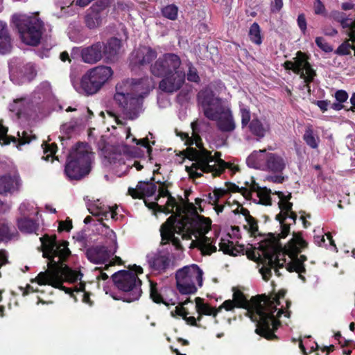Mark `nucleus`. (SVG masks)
<instances>
[{"mask_svg": "<svg viewBox=\"0 0 355 355\" xmlns=\"http://www.w3.org/2000/svg\"><path fill=\"white\" fill-rule=\"evenodd\" d=\"M42 257L49 259V270L40 272L31 282H37L39 285H49L55 288L64 291L66 293L73 295L71 288L62 285L64 280L74 282L82 276V274L70 268L64 262L71 255L69 242L65 240L58 241L55 234H45L40 238Z\"/></svg>", "mask_w": 355, "mask_h": 355, "instance_id": "1", "label": "nucleus"}, {"mask_svg": "<svg viewBox=\"0 0 355 355\" xmlns=\"http://www.w3.org/2000/svg\"><path fill=\"white\" fill-rule=\"evenodd\" d=\"M152 79L148 76L127 79L116 85L114 99L129 120H135L143 112L144 98L149 94Z\"/></svg>", "mask_w": 355, "mask_h": 355, "instance_id": "2", "label": "nucleus"}, {"mask_svg": "<svg viewBox=\"0 0 355 355\" xmlns=\"http://www.w3.org/2000/svg\"><path fill=\"white\" fill-rule=\"evenodd\" d=\"M196 126V122L191 123L193 130L191 137L193 139V144L198 149L190 146L180 153L185 158L195 162L191 166H186L185 170L191 179H198L202 176V173L198 172V170L205 173H212L214 177L220 176L226 168L231 167L232 164L226 162L223 159H219L218 166H210V163L215 161L214 157L211 155V151L204 147L200 136L195 132Z\"/></svg>", "mask_w": 355, "mask_h": 355, "instance_id": "3", "label": "nucleus"}, {"mask_svg": "<svg viewBox=\"0 0 355 355\" xmlns=\"http://www.w3.org/2000/svg\"><path fill=\"white\" fill-rule=\"evenodd\" d=\"M182 61L179 55L166 53L151 64V73L162 78L159 83V89L166 93H173L182 88L186 78L184 71L180 68Z\"/></svg>", "mask_w": 355, "mask_h": 355, "instance_id": "4", "label": "nucleus"}, {"mask_svg": "<svg viewBox=\"0 0 355 355\" xmlns=\"http://www.w3.org/2000/svg\"><path fill=\"white\" fill-rule=\"evenodd\" d=\"M142 273L143 268L137 265H134L130 270H121L114 273L112 275V282L121 295H112V297L129 303L138 300L142 294V282L138 275Z\"/></svg>", "mask_w": 355, "mask_h": 355, "instance_id": "5", "label": "nucleus"}, {"mask_svg": "<svg viewBox=\"0 0 355 355\" xmlns=\"http://www.w3.org/2000/svg\"><path fill=\"white\" fill-rule=\"evenodd\" d=\"M233 301L235 302L236 308H243L248 310V313L252 321L256 322L255 333L263 337L266 335V313L261 306L268 303V300L260 295L252 297L248 300L244 293L240 290L233 288Z\"/></svg>", "mask_w": 355, "mask_h": 355, "instance_id": "6", "label": "nucleus"}, {"mask_svg": "<svg viewBox=\"0 0 355 355\" xmlns=\"http://www.w3.org/2000/svg\"><path fill=\"white\" fill-rule=\"evenodd\" d=\"M191 227L190 218L171 215L160 227L161 244L164 245L171 243L175 250H182L183 247L180 239L175 234L181 235L184 240H189L191 239Z\"/></svg>", "mask_w": 355, "mask_h": 355, "instance_id": "7", "label": "nucleus"}, {"mask_svg": "<svg viewBox=\"0 0 355 355\" xmlns=\"http://www.w3.org/2000/svg\"><path fill=\"white\" fill-rule=\"evenodd\" d=\"M12 21L17 29L21 40L26 44L37 46L45 31L43 21L38 14L33 16L15 15Z\"/></svg>", "mask_w": 355, "mask_h": 355, "instance_id": "8", "label": "nucleus"}, {"mask_svg": "<svg viewBox=\"0 0 355 355\" xmlns=\"http://www.w3.org/2000/svg\"><path fill=\"white\" fill-rule=\"evenodd\" d=\"M92 155L78 143L75 149L67 156L64 173L71 180H80L87 176L92 170Z\"/></svg>", "mask_w": 355, "mask_h": 355, "instance_id": "9", "label": "nucleus"}, {"mask_svg": "<svg viewBox=\"0 0 355 355\" xmlns=\"http://www.w3.org/2000/svg\"><path fill=\"white\" fill-rule=\"evenodd\" d=\"M286 291L284 289H281L278 293L273 297H270L266 295L265 294L261 295L263 299L268 300V303L261 306L264 308L263 312L266 313V335L263 336L268 340H278V336L275 334V331L281 326V322L279 318L283 313H285V316L287 318L290 317L291 311L284 310L282 308L278 309L277 305L280 304L279 300L284 298L286 295Z\"/></svg>", "mask_w": 355, "mask_h": 355, "instance_id": "10", "label": "nucleus"}, {"mask_svg": "<svg viewBox=\"0 0 355 355\" xmlns=\"http://www.w3.org/2000/svg\"><path fill=\"white\" fill-rule=\"evenodd\" d=\"M202 270L197 265L184 266L179 269L175 274L177 288L181 294H194L197 291L196 283L200 287L202 286Z\"/></svg>", "mask_w": 355, "mask_h": 355, "instance_id": "11", "label": "nucleus"}, {"mask_svg": "<svg viewBox=\"0 0 355 355\" xmlns=\"http://www.w3.org/2000/svg\"><path fill=\"white\" fill-rule=\"evenodd\" d=\"M278 239H275L273 234H269L268 238H265L259 243V250L262 251L263 255L268 261V266L275 269V274L280 275L279 268L284 267L286 259L280 262L279 258L281 251H278Z\"/></svg>", "mask_w": 355, "mask_h": 355, "instance_id": "12", "label": "nucleus"}, {"mask_svg": "<svg viewBox=\"0 0 355 355\" xmlns=\"http://www.w3.org/2000/svg\"><path fill=\"white\" fill-rule=\"evenodd\" d=\"M198 98L201 103L204 115L209 120L217 119L220 109L223 107L221 98L216 97L211 89L201 90L198 94Z\"/></svg>", "mask_w": 355, "mask_h": 355, "instance_id": "13", "label": "nucleus"}, {"mask_svg": "<svg viewBox=\"0 0 355 355\" xmlns=\"http://www.w3.org/2000/svg\"><path fill=\"white\" fill-rule=\"evenodd\" d=\"M293 59L295 69L294 73L300 74V78L304 79L308 90L310 92L309 85L313 81L316 72L309 62V55L301 51H298L296 53V57Z\"/></svg>", "mask_w": 355, "mask_h": 355, "instance_id": "14", "label": "nucleus"}, {"mask_svg": "<svg viewBox=\"0 0 355 355\" xmlns=\"http://www.w3.org/2000/svg\"><path fill=\"white\" fill-rule=\"evenodd\" d=\"M176 292L167 286L159 287L157 282L150 280V298L156 304L166 306L175 305L177 303Z\"/></svg>", "mask_w": 355, "mask_h": 355, "instance_id": "15", "label": "nucleus"}, {"mask_svg": "<svg viewBox=\"0 0 355 355\" xmlns=\"http://www.w3.org/2000/svg\"><path fill=\"white\" fill-rule=\"evenodd\" d=\"M308 246V243L303 239L302 232H293V238L288 242L284 247L285 253L289 257H293L295 259H298V262L304 264L307 260L305 255L298 254L301 252L302 249L306 248Z\"/></svg>", "mask_w": 355, "mask_h": 355, "instance_id": "16", "label": "nucleus"}, {"mask_svg": "<svg viewBox=\"0 0 355 355\" xmlns=\"http://www.w3.org/2000/svg\"><path fill=\"white\" fill-rule=\"evenodd\" d=\"M105 6L96 2L87 10L84 22L89 29H94L102 24L103 18L105 17Z\"/></svg>", "mask_w": 355, "mask_h": 355, "instance_id": "17", "label": "nucleus"}, {"mask_svg": "<svg viewBox=\"0 0 355 355\" xmlns=\"http://www.w3.org/2000/svg\"><path fill=\"white\" fill-rule=\"evenodd\" d=\"M117 245H114V249L108 250L104 245L92 246L86 250V257L88 260L94 263H103L107 261L110 257L115 254Z\"/></svg>", "mask_w": 355, "mask_h": 355, "instance_id": "18", "label": "nucleus"}, {"mask_svg": "<svg viewBox=\"0 0 355 355\" xmlns=\"http://www.w3.org/2000/svg\"><path fill=\"white\" fill-rule=\"evenodd\" d=\"M147 261L151 270L158 274L165 272L171 263L169 254L160 252L148 254Z\"/></svg>", "mask_w": 355, "mask_h": 355, "instance_id": "19", "label": "nucleus"}, {"mask_svg": "<svg viewBox=\"0 0 355 355\" xmlns=\"http://www.w3.org/2000/svg\"><path fill=\"white\" fill-rule=\"evenodd\" d=\"M154 181V176H152L149 181H139L136 188H128V194L134 199H142L145 196H153L157 191V186Z\"/></svg>", "mask_w": 355, "mask_h": 355, "instance_id": "20", "label": "nucleus"}, {"mask_svg": "<svg viewBox=\"0 0 355 355\" xmlns=\"http://www.w3.org/2000/svg\"><path fill=\"white\" fill-rule=\"evenodd\" d=\"M286 160L275 153H268L265 155V167L267 171L277 174H282L286 166Z\"/></svg>", "mask_w": 355, "mask_h": 355, "instance_id": "21", "label": "nucleus"}, {"mask_svg": "<svg viewBox=\"0 0 355 355\" xmlns=\"http://www.w3.org/2000/svg\"><path fill=\"white\" fill-rule=\"evenodd\" d=\"M103 42H97L81 51L83 60L89 64H95L103 58Z\"/></svg>", "mask_w": 355, "mask_h": 355, "instance_id": "22", "label": "nucleus"}, {"mask_svg": "<svg viewBox=\"0 0 355 355\" xmlns=\"http://www.w3.org/2000/svg\"><path fill=\"white\" fill-rule=\"evenodd\" d=\"M216 121L218 130L223 132H230L235 130L236 124L230 109H225L223 107L220 109Z\"/></svg>", "mask_w": 355, "mask_h": 355, "instance_id": "23", "label": "nucleus"}, {"mask_svg": "<svg viewBox=\"0 0 355 355\" xmlns=\"http://www.w3.org/2000/svg\"><path fill=\"white\" fill-rule=\"evenodd\" d=\"M122 42L117 37H112L103 43V54L106 62H114L117 59Z\"/></svg>", "mask_w": 355, "mask_h": 355, "instance_id": "24", "label": "nucleus"}, {"mask_svg": "<svg viewBox=\"0 0 355 355\" xmlns=\"http://www.w3.org/2000/svg\"><path fill=\"white\" fill-rule=\"evenodd\" d=\"M87 72L95 83L101 85V87H102L113 75L112 68L107 66L96 67L89 70Z\"/></svg>", "mask_w": 355, "mask_h": 355, "instance_id": "25", "label": "nucleus"}, {"mask_svg": "<svg viewBox=\"0 0 355 355\" xmlns=\"http://www.w3.org/2000/svg\"><path fill=\"white\" fill-rule=\"evenodd\" d=\"M19 175L11 176L6 174L0 177V194L12 193L19 189L21 184Z\"/></svg>", "mask_w": 355, "mask_h": 355, "instance_id": "26", "label": "nucleus"}, {"mask_svg": "<svg viewBox=\"0 0 355 355\" xmlns=\"http://www.w3.org/2000/svg\"><path fill=\"white\" fill-rule=\"evenodd\" d=\"M12 49V38L8 25L0 21V54L10 53Z\"/></svg>", "mask_w": 355, "mask_h": 355, "instance_id": "27", "label": "nucleus"}, {"mask_svg": "<svg viewBox=\"0 0 355 355\" xmlns=\"http://www.w3.org/2000/svg\"><path fill=\"white\" fill-rule=\"evenodd\" d=\"M157 56V51L150 46H144L136 51L135 62L139 66L150 64Z\"/></svg>", "mask_w": 355, "mask_h": 355, "instance_id": "28", "label": "nucleus"}, {"mask_svg": "<svg viewBox=\"0 0 355 355\" xmlns=\"http://www.w3.org/2000/svg\"><path fill=\"white\" fill-rule=\"evenodd\" d=\"M80 87L86 95L94 94L101 89V85L95 83L88 72L82 77Z\"/></svg>", "mask_w": 355, "mask_h": 355, "instance_id": "29", "label": "nucleus"}, {"mask_svg": "<svg viewBox=\"0 0 355 355\" xmlns=\"http://www.w3.org/2000/svg\"><path fill=\"white\" fill-rule=\"evenodd\" d=\"M211 220L196 214V217L190 220V225L196 228L200 234H206L211 228Z\"/></svg>", "mask_w": 355, "mask_h": 355, "instance_id": "30", "label": "nucleus"}, {"mask_svg": "<svg viewBox=\"0 0 355 355\" xmlns=\"http://www.w3.org/2000/svg\"><path fill=\"white\" fill-rule=\"evenodd\" d=\"M17 233L15 227L11 223H0V243L11 241Z\"/></svg>", "mask_w": 355, "mask_h": 355, "instance_id": "31", "label": "nucleus"}, {"mask_svg": "<svg viewBox=\"0 0 355 355\" xmlns=\"http://www.w3.org/2000/svg\"><path fill=\"white\" fill-rule=\"evenodd\" d=\"M196 311L199 315H212L216 317L219 313V310L217 308L211 306L209 304H205L203 299L197 297L195 299Z\"/></svg>", "mask_w": 355, "mask_h": 355, "instance_id": "32", "label": "nucleus"}, {"mask_svg": "<svg viewBox=\"0 0 355 355\" xmlns=\"http://www.w3.org/2000/svg\"><path fill=\"white\" fill-rule=\"evenodd\" d=\"M267 153L266 150L254 151L247 158L246 162L248 166L253 168H260L263 162H265V155Z\"/></svg>", "mask_w": 355, "mask_h": 355, "instance_id": "33", "label": "nucleus"}, {"mask_svg": "<svg viewBox=\"0 0 355 355\" xmlns=\"http://www.w3.org/2000/svg\"><path fill=\"white\" fill-rule=\"evenodd\" d=\"M219 248L220 250L223 251L224 254L231 256H236L244 250V245H239L237 248L234 245L233 241L224 239H221L219 243Z\"/></svg>", "mask_w": 355, "mask_h": 355, "instance_id": "34", "label": "nucleus"}, {"mask_svg": "<svg viewBox=\"0 0 355 355\" xmlns=\"http://www.w3.org/2000/svg\"><path fill=\"white\" fill-rule=\"evenodd\" d=\"M196 246L204 255H210L213 252H216V247L212 244L211 239L205 235L202 236L201 239L196 241Z\"/></svg>", "mask_w": 355, "mask_h": 355, "instance_id": "35", "label": "nucleus"}, {"mask_svg": "<svg viewBox=\"0 0 355 355\" xmlns=\"http://www.w3.org/2000/svg\"><path fill=\"white\" fill-rule=\"evenodd\" d=\"M17 226L21 232L33 233L38 228L37 222L31 218L24 217L17 220Z\"/></svg>", "mask_w": 355, "mask_h": 355, "instance_id": "36", "label": "nucleus"}, {"mask_svg": "<svg viewBox=\"0 0 355 355\" xmlns=\"http://www.w3.org/2000/svg\"><path fill=\"white\" fill-rule=\"evenodd\" d=\"M291 261L286 264V268L290 272H295L298 273L299 278L303 282H306V278L303 274L306 273V270L304 264L298 262V259H295L293 257H290Z\"/></svg>", "mask_w": 355, "mask_h": 355, "instance_id": "37", "label": "nucleus"}, {"mask_svg": "<svg viewBox=\"0 0 355 355\" xmlns=\"http://www.w3.org/2000/svg\"><path fill=\"white\" fill-rule=\"evenodd\" d=\"M28 104L25 98L16 99L10 105V111L15 112L19 119L22 116H28L30 114L26 108V105Z\"/></svg>", "mask_w": 355, "mask_h": 355, "instance_id": "38", "label": "nucleus"}, {"mask_svg": "<svg viewBox=\"0 0 355 355\" xmlns=\"http://www.w3.org/2000/svg\"><path fill=\"white\" fill-rule=\"evenodd\" d=\"M303 139L310 148L315 149L318 147L319 138L315 137L312 125H309L306 127Z\"/></svg>", "mask_w": 355, "mask_h": 355, "instance_id": "39", "label": "nucleus"}, {"mask_svg": "<svg viewBox=\"0 0 355 355\" xmlns=\"http://www.w3.org/2000/svg\"><path fill=\"white\" fill-rule=\"evenodd\" d=\"M329 17L339 23L343 28H346L349 26L348 21L352 19L349 15H347L345 12L338 10H332L330 12Z\"/></svg>", "mask_w": 355, "mask_h": 355, "instance_id": "40", "label": "nucleus"}, {"mask_svg": "<svg viewBox=\"0 0 355 355\" xmlns=\"http://www.w3.org/2000/svg\"><path fill=\"white\" fill-rule=\"evenodd\" d=\"M248 126L250 131L253 135L260 138L263 137L265 136L266 129L264 128L263 123L259 119H253L250 121Z\"/></svg>", "mask_w": 355, "mask_h": 355, "instance_id": "41", "label": "nucleus"}, {"mask_svg": "<svg viewBox=\"0 0 355 355\" xmlns=\"http://www.w3.org/2000/svg\"><path fill=\"white\" fill-rule=\"evenodd\" d=\"M280 212L276 215L275 219L277 220H286L288 218V214L293 211V203L291 202L279 201L278 202Z\"/></svg>", "mask_w": 355, "mask_h": 355, "instance_id": "42", "label": "nucleus"}, {"mask_svg": "<svg viewBox=\"0 0 355 355\" xmlns=\"http://www.w3.org/2000/svg\"><path fill=\"white\" fill-rule=\"evenodd\" d=\"M249 37L252 42L260 45L262 43L260 26L257 22H254L249 31Z\"/></svg>", "mask_w": 355, "mask_h": 355, "instance_id": "43", "label": "nucleus"}, {"mask_svg": "<svg viewBox=\"0 0 355 355\" xmlns=\"http://www.w3.org/2000/svg\"><path fill=\"white\" fill-rule=\"evenodd\" d=\"M161 12L165 18L174 21L178 18V7L173 3L169 4L162 8Z\"/></svg>", "mask_w": 355, "mask_h": 355, "instance_id": "44", "label": "nucleus"}, {"mask_svg": "<svg viewBox=\"0 0 355 355\" xmlns=\"http://www.w3.org/2000/svg\"><path fill=\"white\" fill-rule=\"evenodd\" d=\"M272 191L270 189L263 187L261 191H259L257 197L259 198L258 204L270 206L272 205V199L270 197Z\"/></svg>", "mask_w": 355, "mask_h": 355, "instance_id": "45", "label": "nucleus"}, {"mask_svg": "<svg viewBox=\"0 0 355 355\" xmlns=\"http://www.w3.org/2000/svg\"><path fill=\"white\" fill-rule=\"evenodd\" d=\"M280 223V225H281V232L279 234H278L277 235H276L275 234L272 233L274 234V236H275V239H278V251H282V245L279 243V239H284L286 238L288 234L290 233V225L289 224H286L285 223V220H278ZM270 233H268L267 234V237L266 238H268V234Z\"/></svg>", "mask_w": 355, "mask_h": 355, "instance_id": "46", "label": "nucleus"}, {"mask_svg": "<svg viewBox=\"0 0 355 355\" xmlns=\"http://www.w3.org/2000/svg\"><path fill=\"white\" fill-rule=\"evenodd\" d=\"M188 71L187 73V80L191 83L199 84L200 82V78L198 74L197 69L193 66L191 62L187 64Z\"/></svg>", "mask_w": 355, "mask_h": 355, "instance_id": "47", "label": "nucleus"}, {"mask_svg": "<svg viewBox=\"0 0 355 355\" xmlns=\"http://www.w3.org/2000/svg\"><path fill=\"white\" fill-rule=\"evenodd\" d=\"M21 73L23 74L24 78L28 81H31L37 74L34 66L31 63L24 65L21 69Z\"/></svg>", "mask_w": 355, "mask_h": 355, "instance_id": "48", "label": "nucleus"}, {"mask_svg": "<svg viewBox=\"0 0 355 355\" xmlns=\"http://www.w3.org/2000/svg\"><path fill=\"white\" fill-rule=\"evenodd\" d=\"M351 40H347L338 46L335 51V53L338 55H347L351 54V49L353 48V44L349 43Z\"/></svg>", "mask_w": 355, "mask_h": 355, "instance_id": "49", "label": "nucleus"}, {"mask_svg": "<svg viewBox=\"0 0 355 355\" xmlns=\"http://www.w3.org/2000/svg\"><path fill=\"white\" fill-rule=\"evenodd\" d=\"M247 225L244 227L248 230V232L252 236H256L258 232V221L257 220L252 216L249 219L246 220Z\"/></svg>", "mask_w": 355, "mask_h": 355, "instance_id": "50", "label": "nucleus"}, {"mask_svg": "<svg viewBox=\"0 0 355 355\" xmlns=\"http://www.w3.org/2000/svg\"><path fill=\"white\" fill-rule=\"evenodd\" d=\"M315 42L316 45L324 52L330 53L333 51V47L322 37H317Z\"/></svg>", "mask_w": 355, "mask_h": 355, "instance_id": "51", "label": "nucleus"}, {"mask_svg": "<svg viewBox=\"0 0 355 355\" xmlns=\"http://www.w3.org/2000/svg\"><path fill=\"white\" fill-rule=\"evenodd\" d=\"M167 198V202L165 206H162V208H161V211L166 214H170L173 211L174 207L177 206V202L175 198L173 197L171 195L169 196Z\"/></svg>", "mask_w": 355, "mask_h": 355, "instance_id": "52", "label": "nucleus"}, {"mask_svg": "<svg viewBox=\"0 0 355 355\" xmlns=\"http://www.w3.org/2000/svg\"><path fill=\"white\" fill-rule=\"evenodd\" d=\"M241 116V126L242 128H245L250 123V111L247 107H241L240 109Z\"/></svg>", "mask_w": 355, "mask_h": 355, "instance_id": "53", "label": "nucleus"}, {"mask_svg": "<svg viewBox=\"0 0 355 355\" xmlns=\"http://www.w3.org/2000/svg\"><path fill=\"white\" fill-rule=\"evenodd\" d=\"M45 147H44V153L46 154V157H43L45 160H49L50 157H52L57 150V145L55 144H44Z\"/></svg>", "mask_w": 355, "mask_h": 355, "instance_id": "54", "label": "nucleus"}, {"mask_svg": "<svg viewBox=\"0 0 355 355\" xmlns=\"http://www.w3.org/2000/svg\"><path fill=\"white\" fill-rule=\"evenodd\" d=\"M132 140L133 142H135L137 145H140V146L146 148L149 156L151 155V153L153 151V148L150 146V145L149 144V140L147 137L143 138L141 139H137L133 137Z\"/></svg>", "mask_w": 355, "mask_h": 355, "instance_id": "55", "label": "nucleus"}, {"mask_svg": "<svg viewBox=\"0 0 355 355\" xmlns=\"http://www.w3.org/2000/svg\"><path fill=\"white\" fill-rule=\"evenodd\" d=\"M123 153L133 157L141 156V150L137 147H130L128 145L123 146Z\"/></svg>", "mask_w": 355, "mask_h": 355, "instance_id": "56", "label": "nucleus"}, {"mask_svg": "<svg viewBox=\"0 0 355 355\" xmlns=\"http://www.w3.org/2000/svg\"><path fill=\"white\" fill-rule=\"evenodd\" d=\"M157 184L162 185V187H160L158 189V192H159V194H158V196L157 198H156V200H157L160 197H163V198H168L169 196H171V194L170 193L169 191L167 189V187L168 186V184H166L165 182H160V181H157Z\"/></svg>", "mask_w": 355, "mask_h": 355, "instance_id": "57", "label": "nucleus"}, {"mask_svg": "<svg viewBox=\"0 0 355 355\" xmlns=\"http://www.w3.org/2000/svg\"><path fill=\"white\" fill-rule=\"evenodd\" d=\"M98 220L102 224V225L106 228L107 230V235L109 236L112 243H113L114 245H117V242H116V234L114 233V232L110 229L109 226L107 225L105 223H103V217H100Z\"/></svg>", "mask_w": 355, "mask_h": 355, "instance_id": "58", "label": "nucleus"}, {"mask_svg": "<svg viewBox=\"0 0 355 355\" xmlns=\"http://www.w3.org/2000/svg\"><path fill=\"white\" fill-rule=\"evenodd\" d=\"M334 97L336 101L343 104V103L347 101L349 95L345 90L339 89L335 92Z\"/></svg>", "mask_w": 355, "mask_h": 355, "instance_id": "59", "label": "nucleus"}, {"mask_svg": "<svg viewBox=\"0 0 355 355\" xmlns=\"http://www.w3.org/2000/svg\"><path fill=\"white\" fill-rule=\"evenodd\" d=\"M35 135H31L28 134L26 131H23L21 133V136H19V145H25L26 144H29L32 139H35Z\"/></svg>", "mask_w": 355, "mask_h": 355, "instance_id": "60", "label": "nucleus"}, {"mask_svg": "<svg viewBox=\"0 0 355 355\" xmlns=\"http://www.w3.org/2000/svg\"><path fill=\"white\" fill-rule=\"evenodd\" d=\"M245 185L247 188H248L252 193L257 192L258 193L259 191H261L263 187H261L258 183L255 182V180L253 177L250 178V182L246 181L245 182Z\"/></svg>", "mask_w": 355, "mask_h": 355, "instance_id": "61", "label": "nucleus"}, {"mask_svg": "<svg viewBox=\"0 0 355 355\" xmlns=\"http://www.w3.org/2000/svg\"><path fill=\"white\" fill-rule=\"evenodd\" d=\"M297 25L302 33L306 32V19L304 13L299 14L297 19Z\"/></svg>", "mask_w": 355, "mask_h": 355, "instance_id": "62", "label": "nucleus"}, {"mask_svg": "<svg viewBox=\"0 0 355 355\" xmlns=\"http://www.w3.org/2000/svg\"><path fill=\"white\" fill-rule=\"evenodd\" d=\"M236 305L235 304V302L232 300H227L223 302V304L218 306L217 309L219 310V312L221 311L223 309H225L227 311H232Z\"/></svg>", "mask_w": 355, "mask_h": 355, "instance_id": "63", "label": "nucleus"}, {"mask_svg": "<svg viewBox=\"0 0 355 355\" xmlns=\"http://www.w3.org/2000/svg\"><path fill=\"white\" fill-rule=\"evenodd\" d=\"M348 21V26L346 28L349 30V36L350 37L351 41L355 42V18Z\"/></svg>", "mask_w": 355, "mask_h": 355, "instance_id": "64", "label": "nucleus"}]
</instances>
